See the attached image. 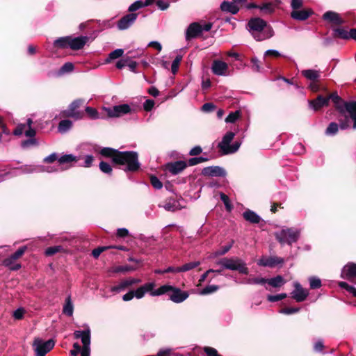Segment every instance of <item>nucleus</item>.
Returning a JSON list of instances; mask_svg holds the SVG:
<instances>
[{
  "label": "nucleus",
  "instance_id": "obj_1",
  "mask_svg": "<svg viewBox=\"0 0 356 356\" xmlns=\"http://www.w3.org/2000/svg\"><path fill=\"white\" fill-rule=\"evenodd\" d=\"M330 100L337 111V120L340 122L341 129H348L350 120L353 122V128L356 129V100L344 101L336 92H332L326 97L318 95L316 99L309 101V105L315 111H318L324 106H328Z\"/></svg>",
  "mask_w": 356,
  "mask_h": 356
},
{
  "label": "nucleus",
  "instance_id": "obj_2",
  "mask_svg": "<svg viewBox=\"0 0 356 356\" xmlns=\"http://www.w3.org/2000/svg\"><path fill=\"white\" fill-rule=\"evenodd\" d=\"M250 31L257 41H262L273 36L274 31L267 22L259 17L251 18L248 23Z\"/></svg>",
  "mask_w": 356,
  "mask_h": 356
},
{
  "label": "nucleus",
  "instance_id": "obj_3",
  "mask_svg": "<svg viewBox=\"0 0 356 356\" xmlns=\"http://www.w3.org/2000/svg\"><path fill=\"white\" fill-rule=\"evenodd\" d=\"M216 265L222 269L238 271L241 274L248 275V268L244 260L238 257H223L216 261Z\"/></svg>",
  "mask_w": 356,
  "mask_h": 356
},
{
  "label": "nucleus",
  "instance_id": "obj_4",
  "mask_svg": "<svg viewBox=\"0 0 356 356\" xmlns=\"http://www.w3.org/2000/svg\"><path fill=\"white\" fill-rule=\"evenodd\" d=\"M163 294H168L169 299L175 303L184 302L189 296L188 292L181 291L179 288L164 284L155 289V291L152 293V296H159Z\"/></svg>",
  "mask_w": 356,
  "mask_h": 356
},
{
  "label": "nucleus",
  "instance_id": "obj_5",
  "mask_svg": "<svg viewBox=\"0 0 356 356\" xmlns=\"http://www.w3.org/2000/svg\"><path fill=\"white\" fill-rule=\"evenodd\" d=\"M81 157H44L45 163L54 164L51 169H47L48 172L58 171L59 170H65L72 166L74 163L79 161L77 159Z\"/></svg>",
  "mask_w": 356,
  "mask_h": 356
},
{
  "label": "nucleus",
  "instance_id": "obj_6",
  "mask_svg": "<svg viewBox=\"0 0 356 356\" xmlns=\"http://www.w3.org/2000/svg\"><path fill=\"white\" fill-rule=\"evenodd\" d=\"M234 136L235 134L232 131H228L225 134L221 142H220L218 145L220 153L225 155L232 154H234L238 149L241 145L240 142L235 141L231 144V142L233 140Z\"/></svg>",
  "mask_w": 356,
  "mask_h": 356
},
{
  "label": "nucleus",
  "instance_id": "obj_7",
  "mask_svg": "<svg viewBox=\"0 0 356 356\" xmlns=\"http://www.w3.org/2000/svg\"><path fill=\"white\" fill-rule=\"evenodd\" d=\"M277 240L282 244H292L298 241L300 231L296 228H286L275 233Z\"/></svg>",
  "mask_w": 356,
  "mask_h": 356
},
{
  "label": "nucleus",
  "instance_id": "obj_8",
  "mask_svg": "<svg viewBox=\"0 0 356 356\" xmlns=\"http://www.w3.org/2000/svg\"><path fill=\"white\" fill-rule=\"evenodd\" d=\"M87 147H92L93 153L99 154L100 156H138V153L134 151L120 152L118 149L111 147H104L102 149L97 145H85ZM92 154V152L91 153Z\"/></svg>",
  "mask_w": 356,
  "mask_h": 356
},
{
  "label": "nucleus",
  "instance_id": "obj_9",
  "mask_svg": "<svg viewBox=\"0 0 356 356\" xmlns=\"http://www.w3.org/2000/svg\"><path fill=\"white\" fill-rule=\"evenodd\" d=\"M26 250V246L19 248L15 253L12 254L3 261V265L8 268L10 270H19L22 266L17 261L23 256Z\"/></svg>",
  "mask_w": 356,
  "mask_h": 356
},
{
  "label": "nucleus",
  "instance_id": "obj_10",
  "mask_svg": "<svg viewBox=\"0 0 356 356\" xmlns=\"http://www.w3.org/2000/svg\"><path fill=\"white\" fill-rule=\"evenodd\" d=\"M55 346L54 339H49L46 341L40 338H35L33 343V348L35 356H45Z\"/></svg>",
  "mask_w": 356,
  "mask_h": 356
},
{
  "label": "nucleus",
  "instance_id": "obj_11",
  "mask_svg": "<svg viewBox=\"0 0 356 356\" xmlns=\"http://www.w3.org/2000/svg\"><path fill=\"white\" fill-rule=\"evenodd\" d=\"M113 162L119 165L124 170L136 171L139 168L140 164L138 157H112Z\"/></svg>",
  "mask_w": 356,
  "mask_h": 356
},
{
  "label": "nucleus",
  "instance_id": "obj_12",
  "mask_svg": "<svg viewBox=\"0 0 356 356\" xmlns=\"http://www.w3.org/2000/svg\"><path fill=\"white\" fill-rule=\"evenodd\" d=\"M75 339H81L83 343V348L81 350V356H90V330L88 327L86 330H76L74 332Z\"/></svg>",
  "mask_w": 356,
  "mask_h": 356
},
{
  "label": "nucleus",
  "instance_id": "obj_13",
  "mask_svg": "<svg viewBox=\"0 0 356 356\" xmlns=\"http://www.w3.org/2000/svg\"><path fill=\"white\" fill-rule=\"evenodd\" d=\"M107 116L109 118H119L131 112L129 105L127 104L114 106L113 108H105Z\"/></svg>",
  "mask_w": 356,
  "mask_h": 356
},
{
  "label": "nucleus",
  "instance_id": "obj_14",
  "mask_svg": "<svg viewBox=\"0 0 356 356\" xmlns=\"http://www.w3.org/2000/svg\"><path fill=\"white\" fill-rule=\"evenodd\" d=\"M284 259L282 257L272 256H262L258 261L257 264L260 266L274 268L284 263Z\"/></svg>",
  "mask_w": 356,
  "mask_h": 356
},
{
  "label": "nucleus",
  "instance_id": "obj_15",
  "mask_svg": "<svg viewBox=\"0 0 356 356\" xmlns=\"http://www.w3.org/2000/svg\"><path fill=\"white\" fill-rule=\"evenodd\" d=\"M294 290L291 292V297L297 302H302L304 301L309 295V291L302 288L301 284L295 282L293 283Z\"/></svg>",
  "mask_w": 356,
  "mask_h": 356
},
{
  "label": "nucleus",
  "instance_id": "obj_16",
  "mask_svg": "<svg viewBox=\"0 0 356 356\" xmlns=\"http://www.w3.org/2000/svg\"><path fill=\"white\" fill-rule=\"evenodd\" d=\"M322 19L332 24V26H341L345 23V20L339 13L331 10L325 12L323 15Z\"/></svg>",
  "mask_w": 356,
  "mask_h": 356
},
{
  "label": "nucleus",
  "instance_id": "obj_17",
  "mask_svg": "<svg viewBox=\"0 0 356 356\" xmlns=\"http://www.w3.org/2000/svg\"><path fill=\"white\" fill-rule=\"evenodd\" d=\"M341 277L356 284V264L349 263L342 269Z\"/></svg>",
  "mask_w": 356,
  "mask_h": 356
},
{
  "label": "nucleus",
  "instance_id": "obj_18",
  "mask_svg": "<svg viewBox=\"0 0 356 356\" xmlns=\"http://www.w3.org/2000/svg\"><path fill=\"white\" fill-rule=\"evenodd\" d=\"M138 13H129L123 16L118 22V28L120 30H125L130 27L136 20Z\"/></svg>",
  "mask_w": 356,
  "mask_h": 356
},
{
  "label": "nucleus",
  "instance_id": "obj_19",
  "mask_svg": "<svg viewBox=\"0 0 356 356\" xmlns=\"http://www.w3.org/2000/svg\"><path fill=\"white\" fill-rule=\"evenodd\" d=\"M202 33L201 24L198 22L190 24L186 31V40H191L199 37Z\"/></svg>",
  "mask_w": 356,
  "mask_h": 356
},
{
  "label": "nucleus",
  "instance_id": "obj_20",
  "mask_svg": "<svg viewBox=\"0 0 356 356\" xmlns=\"http://www.w3.org/2000/svg\"><path fill=\"white\" fill-rule=\"evenodd\" d=\"M202 175L207 177H223L226 175V171L219 166H209L202 169Z\"/></svg>",
  "mask_w": 356,
  "mask_h": 356
},
{
  "label": "nucleus",
  "instance_id": "obj_21",
  "mask_svg": "<svg viewBox=\"0 0 356 356\" xmlns=\"http://www.w3.org/2000/svg\"><path fill=\"white\" fill-rule=\"evenodd\" d=\"M154 286L155 284L154 282L145 283L138 287L136 291H134V297L137 299H140L145 296L146 293H149L152 296V293L155 291V290H154Z\"/></svg>",
  "mask_w": 356,
  "mask_h": 356
},
{
  "label": "nucleus",
  "instance_id": "obj_22",
  "mask_svg": "<svg viewBox=\"0 0 356 356\" xmlns=\"http://www.w3.org/2000/svg\"><path fill=\"white\" fill-rule=\"evenodd\" d=\"M88 40L89 38L88 36H79L76 38L70 36V48L74 51L81 49Z\"/></svg>",
  "mask_w": 356,
  "mask_h": 356
},
{
  "label": "nucleus",
  "instance_id": "obj_23",
  "mask_svg": "<svg viewBox=\"0 0 356 356\" xmlns=\"http://www.w3.org/2000/svg\"><path fill=\"white\" fill-rule=\"evenodd\" d=\"M187 166L184 161H178L168 163L165 165V169L172 175H177L183 171Z\"/></svg>",
  "mask_w": 356,
  "mask_h": 356
},
{
  "label": "nucleus",
  "instance_id": "obj_24",
  "mask_svg": "<svg viewBox=\"0 0 356 356\" xmlns=\"http://www.w3.org/2000/svg\"><path fill=\"white\" fill-rule=\"evenodd\" d=\"M314 14V11L311 8H306L303 10H292L290 16L292 19L298 21H305L311 15Z\"/></svg>",
  "mask_w": 356,
  "mask_h": 356
},
{
  "label": "nucleus",
  "instance_id": "obj_25",
  "mask_svg": "<svg viewBox=\"0 0 356 356\" xmlns=\"http://www.w3.org/2000/svg\"><path fill=\"white\" fill-rule=\"evenodd\" d=\"M228 69V65L226 63L219 60H215L212 63V72L218 76L225 75Z\"/></svg>",
  "mask_w": 356,
  "mask_h": 356
},
{
  "label": "nucleus",
  "instance_id": "obj_26",
  "mask_svg": "<svg viewBox=\"0 0 356 356\" xmlns=\"http://www.w3.org/2000/svg\"><path fill=\"white\" fill-rule=\"evenodd\" d=\"M84 103V100L82 99H77L73 101L70 105L69 108L74 113H78V115H76V120L82 119L84 116L83 111H81L79 110L80 107L83 106Z\"/></svg>",
  "mask_w": 356,
  "mask_h": 356
},
{
  "label": "nucleus",
  "instance_id": "obj_27",
  "mask_svg": "<svg viewBox=\"0 0 356 356\" xmlns=\"http://www.w3.org/2000/svg\"><path fill=\"white\" fill-rule=\"evenodd\" d=\"M220 9L223 12L230 13L232 15H236L239 11V7L233 2L224 1L220 5Z\"/></svg>",
  "mask_w": 356,
  "mask_h": 356
},
{
  "label": "nucleus",
  "instance_id": "obj_28",
  "mask_svg": "<svg viewBox=\"0 0 356 356\" xmlns=\"http://www.w3.org/2000/svg\"><path fill=\"white\" fill-rule=\"evenodd\" d=\"M70 36L60 37L54 40L53 46L56 49L70 48Z\"/></svg>",
  "mask_w": 356,
  "mask_h": 356
},
{
  "label": "nucleus",
  "instance_id": "obj_29",
  "mask_svg": "<svg viewBox=\"0 0 356 356\" xmlns=\"http://www.w3.org/2000/svg\"><path fill=\"white\" fill-rule=\"evenodd\" d=\"M302 75L304 76L308 80L314 81H319L320 73L317 70H305L301 72Z\"/></svg>",
  "mask_w": 356,
  "mask_h": 356
},
{
  "label": "nucleus",
  "instance_id": "obj_30",
  "mask_svg": "<svg viewBox=\"0 0 356 356\" xmlns=\"http://www.w3.org/2000/svg\"><path fill=\"white\" fill-rule=\"evenodd\" d=\"M243 216L245 220L254 224L259 223L261 220V218L251 210H247L243 212Z\"/></svg>",
  "mask_w": 356,
  "mask_h": 356
},
{
  "label": "nucleus",
  "instance_id": "obj_31",
  "mask_svg": "<svg viewBox=\"0 0 356 356\" xmlns=\"http://www.w3.org/2000/svg\"><path fill=\"white\" fill-rule=\"evenodd\" d=\"M350 31H348L347 30L343 29V28H335L333 29V37L335 38H340L343 40H349L350 39Z\"/></svg>",
  "mask_w": 356,
  "mask_h": 356
},
{
  "label": "nucleus",
  "instance_id": "obj_32",
  "mask_svg": "<svg viewBox=\"0 0 356 356\" xmlns=\"http://www.w3.org/2000/svg\"><path fill=\"white\" fill-rule=\"evenodd\" d=\"M266 283L273 287L277 288L283 286L286 281L281 275H277L275 277L267 279Z\"/></svg>",
  "mask_w": 356,
  "mask_h": 356
},
{
  "label": "nucleus",
  "instance_id": "obj_33",
  "mask_svg": "<svg viewBox=\"0 0 356 356\" xmlns=\"http://www.w3.org/2000/svg\"><path fill=\"white\" fill-rule=\"evenodd\" d=\"M340 128V122L339 124L334 122H330L325 131V134L327 136H334L336 135Z\"/></svg>",
  "mask_w": 356,
  "mask_h": 356
},
{
  "label": "nucleus",
  "instance_id": "obj_34",
  "mask_svg": "<svg viewBox=\"0 0 356 356\" xmlns=\"http://www.w3.org/2000/svg\"><path fill=\"white\" fill-rule=\"evenodd\" d=\"M72 127V122L70 120H61L58 126V131L60 133H65L69 131Z\"/></svg>",
  "mask_w": 356,
  "mask_h": 356
},
{
  "label": "nucleus",
  "instance_id": "obj_35",
  "mask_svg": "<svg viewBox=\"0 0 356 356\" xmlns=\"http://www.w3.org/2000/svg\"><path fill=\"white\" fill-rule=\"evenodd\" d=\"M74 311L73 304L71 300L70 296H68L65 300V303L63 307V313L69 316H72Z\"/></svg>",
  "mask_w": 356,
  "mask_h": 356
},
{
  "label": "nucleus",
  "instance_id": "obj_36",
  "mask_svg": "<svg viewBox=\"0 0 356 356\" xmlns=\"http://www.w3.org/2000/svg\"><path fill=\"white\" fill-rule=\"evenodd\" d=\"M124 50L122 49H117L111 51L108 58L106 59V63H110L112 60L119 58L123 56Z\"/></svg>",
  "mask_w": 356,
  "mask_h": 356
},
{
  "label": "nucleus",
  "instance_id": "obj_37",
  "mask_svg": "<svg viewBox=\"0 0 356 356\" xmlns=\"http://www.w3.org/2000/svg\"><path fill=\"white\" fill-rule=\"evenodd\" d=\"M241 117V111H236L234 112H231L227 117L225 118V122L227 123H234L239 118Z\"/></svg>",
  "mask_w": 356,
  "mask_h": 356
},
{
  "label": "nucleus",
  "instance_id": "obj_38",
  "mask_svg": "<svg viewBox=\"0 0 356 356\" xmlns=\"http://www.w3.org/2000/svg\"><path fill=\"white\" fill-rule=\"evenodd\" d=\"M200 261H193V262H189V263L185 264L184 265L179 267L180 272H186V271L191 270L197 267L198 266H200Z\"/></svg>",
  "mask_w": 356,
  "mask_h": 356
},
{
  "label": "nucleus",
  "instance_id": "obj_39",
  "mask_svg": "<svg viewBox=\"0 0 356 356\" xmlns=\"http://www.w3.org/2000/svg\"><path fill=\"white\" fill-rule=\"evenodd\" d=\"M86 114L92 120L99 118V115L97 110L95 108L87 106L85 109Z\"/></svg>",
  "mask_w": 356,
  "mask_h": 356
},
{
  "label": "nucleus",
  "instance_id": "obj_40",
  "mask_svg": "<svg viewBox=\"0 0 356 356\" xmlns=\"http://www.w3.org/2000/svg\"><path fill=\"white\" fill-rule=\"evenodd\" d=\"M182 60V56L177 55L173 60L171 66V71L173 74H176L178 72L180 63Z\"/></svg>",
  "mask_w": 356,
  "mask_h": 356
},
{
  "label": "nucleus",
  "instance_id": "obj_41",
  "mask_svg": "<svg viewBox=\"0 0 356 356\" xmlns=\"http://www.w3.org/2000/svg\"><path fill=\"white\" fill-rule=\"evenodd\" d=\"M259 9L266 14H271L275 10L274 5L271 2L264 3L260 6Z\"/></svg>",
  "mask_w": 356,
  "mask_h": 356
},
{
  "label": "nucleus",
  "instance_id": "obj_42",
  "mask_svg": "<svg viewBox=\"0 0 356 356\" xmlns=\"http://www.w3.org/2000/svg\"><path fill=\"white\" fill-rule=\"evenodd\" d=\"M309 282L312 289H319L321 286V281L318 277H310L309 278Z\"/></svg>",
  "mask_w": 356,
  "mask_h": 356
},
{
  "label": "nucleus",
  "instance_id": "obj_43",
  "mask_svg": "<svg viewBox=\"0 0 356 356\" xmlns=\"http://www.w3.org/2000/svg\"><path fill=\"white\" fill-rule=\"evenodd\" d=\"M129 287L125 280L122 281L118 285L111 287V291L114 293H120Z\"/></svg>",
  "mask_w": 356,
  "mask_h": 356
},
{
  "label": "nucleus",
  "instance_id": "obj_44",
  "mask_svg": "<svg viewBox=\"0 0 356 356\" xmlns=\"http://www.w3.org/2000/svg\"><path fill=\"white\" fill-rule=\"evenodd\" d=\"M144 7H145V5L143 3V1L142 0H138V1H136L134 3H133L129 7L128 11L130 12L131 13H134L133 12H134L140 8H144Z\"/></svg>",
  "mask_w": 356,
  "mask_h": 356
},
{
  "label": "nucleus",
  "instance_id": "obj_45",
  "mask_svg": "<svg viewBox=\"0 0 356 356\" xmlns=\"http://www.w3.org/2000/svg\"><path fill=\"white\" fill-rule=\"evenodd\" d=\"M219 289L217 285H208L204 287L200 293L201 295H207L216 292Z\"/></svg>",
  "mask_w": 356,
  "mask_h": 356
},
{
  "label": "nucleus",
  "instance_id": "obj_46",
  "mask_svg": "<svg viewBox=\"0 0 356 356\" xmlns=\"http://www.w3.org/2000/svg\"><path fill=\"white\" fill-rule=\"evenodd\" d=\"M266 278H248L245 283L248 284H264L266 283Z\"/></svg>",
  "mask_w": 356,
  "mask_h": 356
},
{
  "label": "nucleus",
  "instance_id": "obj_47",
  "mask_svg": "<svg viewBox=\"0 0 356 356\" xmlns=\"http://www.w3.org/2000/svg\"><path fill=\"white\" fill-rule=\"evenodd\" d=\"M286 297H287L286 293H280V294H277V295H268L267 296V300L269 302H277V301L282 300L286 298Z\"/></svg>",
  "mask_w": 356,
  "mask_h": 356
},
{
  "label": "nucleus",
  "instance_id": "obj_48",
  "mask_svg": "<svg viewBox=\"0 0 356 356\" xmlns=\"http://www.w3.org/2000/svg\"><path fill=\"white\" fill-rule=\"evenodd\" d=\"M220 197L221 200L223 202L226 209L227 211H231L232 209V205L229 201L228 196L223 193H220Z\"/></svg>",
  "mask_w": 356,
  "mask_h": 356
},
{
  "label": "nucleus",
  "instance_id": "obj_49",
  "mask_svg": "<svg viewBox=\"0 0 356 356\" xmlns=\"http://www.w3.org/2000/svg\"><path fill=\"white\" fill-rule=\"evenodd\" d=\"M60 116L64 118H72L76 120V115H78V113H74L71 109L68 107L67 109L64 110L60 112Z\"/></svg>",
  "mask_w": 356,
  "mask_h": 356
},
{
  "label": "nucleus",
  "instance_id": "obj_50",
  "mask_svg": "<svg viewBox=\"0 0 356 356\" xmlns=\"http://www.w3.org/2000/svg\"><path fill=\"white\" fill-rule=\"evenodd\" d=\"M207 161H208L207 157H191L188 161V164L189 165H195Z\"/></svg>",
  "mask_w": 356,
  "mask_h": 356
},
{
  "label": "nucleus",
  "instance_id": "obj_51",
  "mask_svg": "<svg viewBox=\"0 0 356 356\" xmlns=\"http://www.w3.org/2000/svg\"><path fill=\"white\" fill-rule=\"evenodd\" d=\"M99 168L100 170L106 174H110L112 171V168L111 165L106 162L102 161L99 163Z\"/></svg>",
  "mask_w": 356,
  "mask_h": 356
},
{
  "label": "nucleus",
  "instance_id": "obj_52",
  "mask_svg": "<svg viewBox=\"0 0 356 356\" xmlns=\"http://www.w3.org/2000/svg\"><path fill=\"white\" fill-rule=\"evenodd\" d=\"M151 184L156 189H161L163 187L162 182L155 176H151Z\"/></svg>",
  "mask_w": 356,
  "mask_h": 356
},
{
  "label": "nucleus",
  "instance_id": "obj_53",
  "mask_svg": "<svg viewBox=\"0 0 356 356\" xmlns=\"http://www.w3.org/2000/svg\"><path fill=\"white\" fill-rule=\"evenodd\" d=\"M154 101L153 99H148L143 104L144 110L147 112L151 111L154 106Z\"/></svg>",
  "mask_w": 356,
  "mask_h": 356
},
{
  "label": "nucleus",
  "instance_id": "obj_54",
  "mask_svg": "<svg viewBox=\"0 0 356 356\" xmlns=\"http://www.w3.org/2000/svg\"><path fill=\"white\" fill-rule=\"evenodd\" d=\"M37 140L35 138H29L22 142V147L24 148L29 147L30 146L36 145Z\"/></svg>",
  "mask_w": 356,
  "mask_h": 356
},
{
  "label": "nucleus",
  "instance_id": "obj_55",
  "mask_svg": "<svg viewBox=\"0 0 356 356\" xmlns=\"http://www.w3.org/2000/svg\"><path fill=\"white\" fill-rule=\"evenodd\" d=\"M299 311H300V308H298V307H289V308L282 309L280 311V312L281 314L289 315V314L297 313Z\"/></svg>",
  "mask_w": 356,
  "mask_h": 356
},
{
  "label": "nucleus",
  "instance_id": "obj_56",
  "mask_svg": "<svg viewBox=\"0 0 356 356\" xmlns=\"http://www.w3.org/2000/svg\"><path fill=\"white\" fill-rule=\"evenodd\" d=\"M60 249H61L60 246L49 247L46 249L45 254L47 256H51V255L56 254V252H58Z\"/></svg>",
  "mask_w": 356,
  "mask_h": 356
},
{
  "label": "nucleus",
  "instance_id": "obj_57",
  "mask_svg": "<svg viewBox=\"0 0 356 356\" xmlns=\"http://www.w3.org/2000/svg\"><path fill=\"white\" fill-rule=\"evenodd\" d=\"M216 108V106L211 102L205 103L202 106V110L204 112H212Z\"/></svg>",
  "mask_w": 356,
  "mask_h": 356
},
{
  "label": "nucleus",
  "instance_id": "obj_58",
  "mask_svg": "<svg viewBox=\"0 0 356 356\" xmlns=\"http://www.w3.org/2000/svg\"><path fill=\"white\" fill-rule=\"evenodd\" d=\"M74 69V65L72 63H65L60 68L61 72H70Z\"/></svg>",
  "mask_w": 356,
  "mask_h": 356
},
{
  "label": "nucleus",
  "instance_id": "obj_59",
  "mask_svg": "<svg viewBox=\"0 0 356 356\" xmlns=\"http://www.w3.org/2000/svg\"><path fill=\"white\" fill-rule=\"evenodd\" d=\"M302 0H291V6L293 10H298L302 7Z\"/></svg>",
  "mask_w": 356,
  "mask_h": 356
},
{
  "label": "nucleus",
  "instance_id": "obj_60",
  "mask_svg": "<svg viewBox=\"0 0 356 356\" xmlns=\"http://www.w3.org/2000/svg\"><path fill=\"white\" fill-rule=\"evenodd\" d=\"M26 124H19L16 127L15 130L13 131V134L15 136H20L25 131Z\"/></svg>",
  "mask_w": 356,
  "mask_h": 356
},
{
  "label": "nucleus",
  "instance_id": "obj_61",
  "mask_svg": "<svg viewBox=\"0 0 356 356\" xmlns=\"http://www.w3.org/2000/svg\"><path fill=\"white\" fill-rule=\"evenodd\" d=\"M24 312L25 311L23 308H19L13 312V317L17 320L22 319L24 316Z\"/></svg>",
  "mask_w": 356,
  "mask_h": 356
},
{
  "label": "nucleus",
  "instance_id": "obj_62",
  "mask_svg": "<svg viewBox=\"0 0 356 356\" xmlns=\"http://www.w3.org/2000/svg\"><path fill=\"white\" fill-rule=\"evenodd\" d=\"M324 348L323 342L322 340L317 341L314 345V350L317 353H321Z\"/></svg>",
  "mask_w": 356,
  "mask_h": 356
},
{
  "label": "nucleus",
  "instance_id": "obj_63",
  "mask_svg": "<svg viewBox=\"0 0 356 356\" xmlns=\"http://www.w3.org/2000/svg\"><path fill=\"white\" fill-rule=\"evenodd\" d=\"M163 208L166 210V211H174L177 209V205H176V202H167L164 204L163 206Z\"/></svg>",
  "mask_w": 356,
  "mask_h": 356
},
{
  "label": "nucleus",
  "instance_id": "obj_64",
  "mask_svg": "<svg viewBox=\"0 0 356 356\" xmlns=\"http://www.w3.org/2000/svg\"><path fill=\"white\" fill-rule=\"evenodd\" d=\"M309 89L314 92H318L320 91L319 81L312 82L309 86Z\"/></svg>",
  "mask_w": 356,
  "mask_h": 356
}]
</instances>
